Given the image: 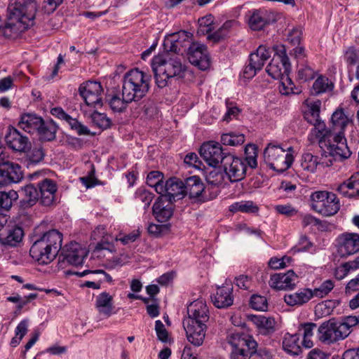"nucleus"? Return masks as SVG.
Returning <instances> with one entry per match:
<instances>
[{
  "label": "nucleus",
  "instance_id": "37998d69",
  "mask_svg": "<svg viewBox=\"0 0 359 359\" xmlns=\"http://www.w3.org/2000/svg\"><path fill=\"white\" fill-rule=\"evenodd\" d=\"M315 74L314 69L307 62H302L297 65V79L300 82H306L313 79Z\"/></svg>",
  "mask_w": 359,
  "mask_h": 359
},
{
  "label": "nucleus",
  "instance_id": "0e129e2a",
  "mask_svg": "<svg viewBox=\"0 0 359 359\" xmlns=\"http://www.w3.org/2000/svg\"><path fill=\"white\" fill-rule=\"evenodd\" d=\"M273 208L278 213L286 216H292L297 213V210L290 204L276 205Z\"/></svg>",
  "mask_w": 359,
  "mask_h": 359
},
{
  "label": "nucleus",
  "instance_id": "6e6d98bb",
  "mask_svg": "<svg viewBox=\"0 0 359 359\" xmlns=\"http://www.w3.org/2000/svg\"><path fill=\"white\" fill-rule=\"evenodd\" d=\"M135 198L144 205L147 208L153 200V194L143 188L138 189L135 194Z\"/></svg>",
  "mask_w": 359,
  "mask_h": 359
},
{
  "label": "nucleus",
  "instance_id": "9d476101",
  "mask_svg": "<svg viewBox=\"0 0 359 359\" xmlns=\"http://www.w3.org/2000/svg\"><path fill=\"white\" fill-rule=\"evenodd\" d=\"M321 102L320 100L309 102L305 103L304 117L308 123L314 127L311 130L308 140L311 143L318 142L320 135H322V130L324 129V122L320 118V111Z\"/></svg>",
  "mask_w": 359,
  "mask_h": 359
},
{
  "label": "nucleus",
  "instance_id": "de8ad7c7",
  "mask_svg": "<svg viewBox=\"0 0 359 359\" xmlns=\"http://www.w3.org/2000/svg\"><path fill=\"white\" fill-rule=\"evenodd\" d=\"M245 141V136L241 133H226L221 136V142L224 145L238 146Z\"/></svg>",
  "mask_w": 359,
  "mask_h": 359
},
{
  "label": "nucleus",
  "instance_id": "79ce46f5",
  "mask_svg": "<svg viewBox=\"0 0 359 359\" xmlns=\"http://www.w3.org/2000/svg\"><path fill=\"white\" fill-rule=\"evenodd\" d=\"M85 115L89 117L91 121L100 128L107 129L111 126V120L104 114L87 109V114H85Z\"/></svg>",
  "mask_w": 359,
  "mask_h": 359
},
{
  "label": "nucleus",
  "instance_id": "c9c22d12",
  "mask_svg": "<svg viewBox=\"0 0 359 359\" xmlns=\"http://www.w3.org/2000/svg\"><path fill=\"white\" fill-rule=\"evenodd\" d=\"M271 51L264 45H260L255 52L250 55V61L260 69L271 57Z\"/></svg>",
  "mask_w": 359,
  "mask_h": 359
},
{
  "label": "nucleus",
  "instance_id": "f03ea898",
  "mask_svg": "<svg viewBox=\"0 0 359 359\" xmlns=\"http://www.w3.org/2000/svg\"><path fill=\"white\" fill-rule=\"evenodd\" d=\"M38 10L34 0H11L7 11V21L3 29L4 34L8 37L22 32L34 24Z\"/></svg>",
  "mask_w": 359,
  "mask_h": 359
},
{
  "label": "nucleus",
  "instance_id": "aec40b11",
  "mask_svg": "<svg viewBox=\"0 0 359 359\" xmlns=\"http://www.w3.org/2000/svg\"><path fill=\"white\" fill-rule=\"evenodd\" d=\"M173 210L172 202L163 197H158L152 207L153 215L160 222L170 219L173 215Z\"/></svg>",
  "mask_w": 359,
  "mask_h": 359
},
{
  "label": "nucleus",
  "instance_id": "69168bd1",
  "mask_svg": "<svg viewBox=\"0 0 359 359\" xmlns=\"http://www.w3.org/2000/svg\"><path fill=\"white\" fill-rule=\"evenodd\" d=\"M140 236V231L138 230H134L128 234L123 236H119L116 238V241H119L123 245H127L130 243H133Z\"/></svg>",
  "mask_w": 359,
  "mask_h": 359
},
{
  "label": "nucleus",
  "instance_id": "864d4df0",
  "mask_svg": "<svg viewBox=\"0 0 359 359\" xmlns=\"http://www.w3.org/2000/svg\"><path fill=\"white\" fill-rule=\"evenodd\" d=\"M250 306L257 311H266L268 308L267 300L265 297L254 294L250 301Z\"/></svg>",
  "mask_w": 359,
  "mask_h": 359
},
{
  "label": "nucleus",
  "instance_id": "58836bf2",
  "mask_svg": "<svg viewBox=\"0 0 359 359\" xmlns=\"http://www.w3.org/2000/svg\"><path fill=\"white\" fill-rule=\"evenodd\" d=\"M316 327V325L313 323H303L299 327L298 334L299 336L302 334V345L306 348H310L313 346L311 337L313 336V330Z\"/></svg>",
  "mask_w": 359,
  "mask_h": 359
},
{
  "label": "nucleus",
  "instance_id": "4be33fe9",
  "mask_svg": "<svg viewBox=\"0 0 359 359\" xmlns=\"http://www.w3.org/2000/svg\"><path fill=\"white\" fill-rule=\"evenodd\" d=\"M29 253L34 260L41 264H47L51 262L57 256L54 253L50 255L48 245L38 238L32 244Z\"/></svg>",
  "mask_w": 359,
  "mask_h": 359
},
{
  "label": "nucleus",
  "instance_id": "423d86ee",
  "mask_svg": "<svg viewBox=\"0 0 359 359\" xmlns=\"http://www.w3.org/2000/svg\"><path fill=\"white\" fill-rule=\"evenodd\" d=\"M291 151V147L285 149L280 145L269 144L264 151V161L271 169L283 172L289 168L294 161Z\"/></svg>",
  "mask_w": 359,
  "mask_h": 359
},
{
  "label": "nucleus",
  "instance_id": "9b49d317",
  "mask_svg": "<svg viewBox=\"0 0 359 359\" xmlns=\"http://www.w3.org/2000/svg\"><path fill=\"white\" fill-rule=\"evenodd\" d=\"M103 90L100 83L97 81H88L79 87V93L85 100V105L81 107L84 114H87V108L96 107L102 105L101 94Z\"/></svg>",
  "mask_w": 359,
  "mask_h": 359
},
{
  "label": "nucleus",
  "instance_id": "052dcab7",
  "mask_svg": "<svg viewBox=\"0 0 359 359\" xmlns=\"http://www.w3.org/2000/svg\"><path fill=\"white\" fill-rule=\"evenodd\" d=\"M43 158V152L41 149L34 148L32 149L27 154L28 165L31 164H36L41 161Z\"/></svg>",
  "mask_w": 359,
  "mask_h": 359
},
{
  "label": "nucleus",
  "instance_id": "cd10ccee",
  "mask_svg": "<svg viewBox=\"0 0 359 359\" xmlns=\"http://www.w3.org/2000/svg\"><path fill=\"white\" fill-rule=\"evenodd\" d=\"M168 200L172 201L182 199L185 196L184 182L177 178L166 181Z\"/></svg>",
  "mask_w": 359,
  "mask_h": 359
},
{
  "label": "nucleus",
  "instance_id": "c756f323",
  "mask_svg": "<svg viewBox=\"0 0 359 359\" xmlns=\"http://www.w3.org/2000/svg\"><path fill=\"white\" fill-rule=\"evenodd\" d=\"M271 21L270 13L266 10H255L249 17L248 24L252 30H261Z\"/></svg>",
  "mask_w": 359,
  "mask_h": 359
},
{
  "label": "nucleus",
  "instance_id": "5fc2aeb1",
  "mask_svg": "<svg viewBox=\"0 0 359 359\" xmlns=\"http://www.w3.org/2000/svg\"><path fill=\"white\" fill-rule=\"evenodd\" d=\"M247 156L243 160L251 168H255L257 166L256 148L254 145H250L245 148Z\"/></svg>",
  "mask_w": 359,
  "mask_h": 359
},
{
  "label": "nucleus",
  "instance_id": "39448f33",
  "mask_svg": "<svg viewBox=\"0 0 359 359\" xmlns=\"http://www.w3.org/2000/svg\"><path fill=\"white\" fill-rule=\"evenodd\" d=\"M149 76L138 69L128 72L123 77L122 96L127 101H138L149 89Z\"/></svg>",
  "mask_w": 359,
  "mask_h": 359
},
{
  "label": "nucleus",
  "instance_id": "3c124183",
  "mask_svg": "<svg viewBox=\"0 0 359 359\" xmlns=\"http://www.w3.org/2000/svg\"><path fill=\"white\" fill-rule=\"evenodd\" d=\"M334 282L331 280H325L318 287L311 290L312 296L323 298L327 295L334 288Z\"/></svg>",
  "mask_w": 359,
  "mask_h": 359
},
{
  "label": "nucleus",
  "instance_id": "13d9d810",
  "mask_svg": "<svg viewBox=\"0 0 359 359\" xmlns=\"http://www.w3.org/2000/svg\"><path fill=\"white\" fill-rule=\"evenodd\" d=\"M207 181L209 184L219 187L224 182V174L220 171H211L207 177Z\"/></svg>",
  "mask_w": 359,
  "mask_h": 359
},
{
  "label": "nucleus",
  "instance_id": "b1692460",
  "mask_svg": "<svg viewBox=\"0 0 359 359\" xmlns=\"http://www.w3.org/2000/svg\"><path fill=\"white\" fill-rule=\"evenodd\" d=\"M39 189L40 203L45 206L53 205L55 201V184L51 180L45 179L39 184Z\"/></svg>",
  "mask_w": 359,
  "mask_h": 359
},
{
  "label": "nucleus",
  "instance_id": "2f4dec72",
  "mask_svg": "<svg viewBox=\"0 0 359 359\" xmlns=\"http://www.w3.org/2000/svg\"><path fill=\"white\" fill-rule=\"evenodd\" d=\"M42 118L33 114H25L21 116L18 123L19 127L29 133H36L42 126Z\"/></svg>",
  "mask_w": 359,
  "mask_h": 359
},
{
  "label": "nucleus",
  "instance_id": "774afa93",
  "mask_svg": "<svg viewBox=\"0 0 359 359\" xmlns=\"http://www.w3.org/2000/svg\"><path fill=\"white\" fill-rule=\"evenodd\" d=\"M359 290V273L353 279L350 280L345 287L346 294H351Z\"/></svg>",
  "mask_w": 359,
  "mask_h": 359
},
{
  "label": "nucleus",
  "instance_id": "a211bd4d",
  "mask_svg": "<svg viewBox=\"0 0 359 359\" xmlns=\"http://www.w3.org/2000/svg\"><path fill=\"white\" fill-rule=\"evenodd\" d=\"M359 251V234L346 233L339 237L338 254L347 257Z\"/></svg>",
  "mask_w": 359,
  "mask_h": 359
},
{
  "label": "nucleus",
  "instance_id": "c03bdc74",
  "mask_svg": "<svg viewBox=\"0 0 359 359\" xmlns=\"http://www.w3.org/2000/svg\"><path fill=\"white\" fill-rule=\"evenodd\" d=\"M320 164V163L318 161V157L311 153H305L302 156L301 167L304 170L314 172L318 165Z\"/></svg>",
  "mask_w": 359,
  "mask_h": 359
},
{
  "label": "nucleus",
  "instance_id": "7ed1b4c3",
  "mask_svg": "<svg viewBox=\"0 0 359 359\" xmlns=\"http://www.w3.org/2000/svg\"><path fill=\"white\" fill-rule=\"evenodd\" d=\"M188 318L183 321L187 339L196 346L202 345L205 336L209 311L203 299H197L187 306Z\"/></svg>",
  "mask_w": 359,
  "mask_h": 359
},
{
  "label": "nucleus",
  "instance_id": "7c9ffc66",
  "mask_svg": "<svg viewBox=\"0 0 359 359\" xmlns=\"http://www.w3.org/2000/svg\"><path fill=\"white\" fill-rule=\"evenodd\" d=\"M337 190L344 196H359V172H355L348 180L341 184Z\"/></svg>",
  "mask_w": 359,
  "mask_h": 359
},
{
  "label": "nucleus",
  "instance_id": "603ef678",
  "mask_svg": "<svg viewBox=\"0 0 359 359\" xmlns=\"http://www.w3.org/2000/svg\"><path fill=\"white\" fill-rule=\"evenodd\" d=\"M341 329L344 331L346 337L352 332V328L359 323L358 318L355 316H349L344 318L341 321H338Z\"/></svg>",
  "mask_w": 359,
  "mask_h": 359
},
{
  "label": "nucleus",
  "instance_id": "680f3d73",
  "mask_svg": "<svg viewBox=\"0 0 359 359\" xmlns=\"http://www.w3.org/2000/svg\"><path fill=\"white\" fill-rule=\"evenodd\" d=\"M344 57L348 65H355L359 60V50L349 47L345 53Z\"/></svg>",
  "mask_w": 359,
  "mask_h": 359
},
{
  "label": "nucleus",
  "instance_id": "412c9836",
  "mask_svg": "<svg viewBox=\"0 0 359 359\" xmlns=\"http://www.w3.org/2000/svg\"><path fill=\"white\" fill-rule=\"evenodd\" d=\"M22 177L23 174L21 167L17 163L6 161L3 163L2 166L0 167V179L6 184L18 182Z\"/></svg>",
  "mask_w": 359,
  "mask_h": 359
},
{
  "label": "nucleus",
  "instance_id": "09e8293b",
  "mask_svg": "<svg viewBox=\"0 0 359 359\" xmlns=\"http://www.w3.org/2000/svg\"><path fill=\"white\" fill-rule=\"evenodd\" d=\"M22 192L25 196V200L29 206L35 204L38 200L40 201L39 191L32 184L25 186L22 189Z\"/></svg>",
  "mask_w": 359,
  "mask_h": 359
},
{
  "label": "nucleus",
  "instance_id": "4c0bfd02",
  "mask_svg": "<svg viewBox=\"0 0 359 359\" xmlns=\"http://www.w3.org/2000/svg\"><path fill=\"white\" fill-rule=\"evenodd\" d=\"M333 88V83L327 77L320 75L313 82L311 90L313 95H318L330 92Z\"/></svg>",
  "mask_w": 359,
  "mask_h": 359
},
{
  "label": "nucleus",
  "instance_id": "1a4fd4ad",
  "mask_svg": "<svg viewBox=\"0 0 359 359\" xmlns=\"http://www.w3.org/2000/svg\"><path fill=\"white\" fill-rule=\"evenodd\" d=\"M273 57L266 67V71L273 79H280L285 74H289L291 65L284 45L273 46Z\"/></svg>",
  "mask_w": 359,
  "mask_h": 359
},
{
  "label": "nucleus",
  "instance_id": "20e7f679",
  "mask_svg": "<svg viewBox=\"0 0 359 359\" xmlns=\"http://www.w3.org/2000/svg\"><path fill=\"white\" fill-rule=\"evenodd\" d=\"M152 69L154 72L156 83L159 88L168 86L172 78H182L186 71L177 56H171L170 53L155 56L152 60Z\"/></svg>",
  "mask_w": 359,
  "mask_h": 359
},
{
  "label": "nucleus",
  "instance_id": "2eb2a0df",
  "mask_svg": "<svg viewBox=\"0 0 359 359\" xmlns=\"http://www.w3.org/2000/svg\"><path fill=\"white\" fill-rule=\"evenodd\" d=\"M200 155L203 159L212 167H217L224 163L225 156L222 147L218 142H208L202 144Z\"/></svg>",
  "mask_w": 359,
  "mask_h": 359
},
{
  "label": "nucleus",
  "instance_id": "8fccbe9b",
  "mask_svg": "<svg viewBox=\"0 0 359 359\" xmlns=\"http://www.w3.org/2000/svg\"><path fill=\"white\" fill-rule=\"evenodd\" d=\"M132 101H127L124 97L121 98L118 95H114L109 100L110 108L115 112H123L127 107L128 104Z\"/></svg>",
  "mask_w": 359,
  "mask_h": 359
},
{
  "label": "nucleus",
  "instance_id": "ea45409f",
  "mask_svg": "<svg viewBox=\"0 0 359 359\" xmlns=\"http://www.w3.org/2000/svg\"><path fill=\"white\" fill-rule=\"evenodd\" d=\"M259 208L251 201H241L232 203L229 207V210L233 213L238 212L244 213H255L258 211Z\"/></svg>",
  "mask_w": 359,
  "mask_h": 359
},
{
  "label": "nucleus",
  "instance_id": "f257e3e1",
  "mask_svg": "<svg viewBox=\"0 0 359 359\" xmlns=\"http://www.w3.org/2000/svg\"><path fill=\"white\" fill-rule=\"evenodd\" d=\"M352 126V118L342 108L337 109L331 116L330 128L327 129L324 123V129L318 142L321 149L336 160L350 157L351 152L347 146L344 133Z\"/></svg>",
  "mask_w": 359,
  "mask_h": 359
},
{
  "label": "nucleus",
  "instance_id": "72a5a7b5",
  "mask_svg": "<svg viewBox=\"0 0 359 359\" xmlns=\"http://www.w3.org/2000/svg\"><path fill=\"white\" fill-rule=\"evenodd\" d=\"M95 307L100 314L109 318L114 309L112 296L106 292L100 293L96 297Z\"/></svg>",
  "mask_w": 359,
  "mask_h": 359
},
{
  "label": "nucleus",
  "instance_id": "a878e982",
  "mask_svg": "<svg viewBox=\"0 0 359 359\" xmlns=\"http://www.w3.org/2000/svg\"><path fill=\"white\" fill-rule=\"evenodd\" d=\"M251 321L256 326L259 334L270 335L276 330V321L272 317H266L262 315L252 316Z\"/></svg>",
  "mask_w": 359,
  "mask_h": 359
},
{
  "label": "nucleus",
  "instance_id": "c85d7f7f",
  "mask_svg": "<svg viewBox=\"0 0 359 359\" xmlns=\"http://www.w3.org/2000/svg\"><path fill=\"white\" fill-rule=\"evenodd\" d=\"M312 297L311 290L303 288L295 292L285 294L284 301L289 306H299L307 303Z\"/></svg>",
  "mask_w": 359,
  "mask_h": 359
},
{
  "label": "nucleus",
  "instance_id": "0eeeda50",
  "mask_svg": "<svg viewBox=\"0 0 359 359\" xmlns=\"http://www.w3.org/2000/svg\"><path fill=\"white\" fill-rule=\"evenodd\" d=\"M311 207L322 215L330 217L335 215L340 208L337 196L326 191H318L311 195Z\"/></svg>",
  "mask_w": 359,
  "mask_h": 359
},
{
  "label": "nucleus",
  "instance_id": "6ab92c4d",
  "mask_svg": "<svg viewBox=\"0 0 359 359\" xmlns=\"http://www.w3.org/2000/svg\"><path fill=\"white\" fill-rule=\"evenodd\" d=\"M297 278L295 273L289 270L287 273L272 275L269 283L271 287L277 290H292L296 285Z\"/></svg>",
  "mask_w": 359,
  "mask_h": 359
},
{
  "label": "nucleus",
  "instance_id": "bf43d9fd",
  "mask_svg": "<svg viewBox=\"0 0 359 359\" xmlns=\"http://www.w3.org/2000/svg\"><path fill=\"white\" fill-rule=\"evenodd\" d=\"M214 17L212 15H208L198 20L199 25L203 32L209 33L214 29L213 26Z\"/></svg>",
  "mask_w": 359,
  "mask_h": 359
},
{
  "label": "nucleus",
  "instance_id": "4d7b16f0",
  "mask_svg": "<svg viewBox=\"0 0 359 359\" xmlns=\"http://www.w3.org/2000/svg\"><path fill=\"white\" fill-rule=\"evenodd\" d=\"M291 262L292 258L288 256H284L281 258L272 257L269 260V265L273 269H279L287 266Z\"/></svg>",
  "mask_w": 359,
  "mask_h": 359
},
{
  "label": "nucleus",
  "instance_id": "49530a36",
  "mask_svg": "<svg viewBox=\"0 0 359 359\" xmlns=\"http://www.w3.org/2000/svg\"><path fill=\"white\" fill-rule=\"evenodd\" d=\"M36 133L41 139L50 141L55 137L56 127L53 123H45L42 120V126L37 130Z\"/></svg>",
  "mask_w": 359,
  "mask_h": 359
},
{
  "label": "nucleus",
  "instance_id": "a18cd8bd",
  "mask_svg": "<svg viewBox=\"0 0 359 359\" xmlns=\"http://www.w3.org/2000/svg\"><path fill=\"white\" fill-rule=\"evenodd\" d=\"M279 91L284 95L297 94L299 93V90L295 88L292 79L289 77V74H285L280 79Z\"/></svg>",
  "mask_w": 359,
  "mask_h": 359
},
{
  "label": "nucleus",
  "instance_id": "e433bc0d",
  "mask_svg": "<svg viewBox=\"0 0 359 359\" xmlns=\"http://www.w3.org/2000/svg\"><path fill=\"white\" fill-rule=\"evenodd\" d=\"M23 230L22 228L15 226L8 230L7 233L0 235V240L4 245L9 246H16L23 237Z\"/></svg>",
  "mask_w": 359,
  "mask_h": 359
},
{
  "label": "nucleus",
  "instance_id": "bb28decb",
  "mask_svg": "<svg viewBox=\"0 0 359 359\" xmlns=\"http://www.w3.org/2000/svg\"><path fill=\"white\" fill-rule=\"evenodd\" d=\"M233 288L231 286H222L217 288L214 295L212 302L214 305L219 309L227 308L233 304Z\"/></svg>",
  "mask_w": 359,
  "mask_h": 359
},
{
  "label": "nucleus",
  "instance_id": "338daca9",
  "mask_svg": "<svg viewBox=\"0 0 359 359\" xmlns=\"http://www.w3.org/2000/svg\"><path fill=\"white\" fill-rule=\"evenodd\" d=\"M163 178V174L159 171H151L150 172L147 177V184L153 187L159 183Z\"/></svg>",
  "mask_w": 359,
  "mask_h": 359
},
{
  "label": "nucleus",
  "instance_id": "5701e85b",
  "mask_svg": "<svg viewBox=\"0 0 359 359\" xmlns=\"http://www.w3.org/2000/svg\"><path fill=\"white\" fill-rule=\"evenodd\" d=\"M5 140L7 145L13 150L25 151L29 147V141L27 137L22 136L20 132L13 127H9Z\"/></svg>",
  "mask_w": 359,
  "mask_h": 359
},
{
  "label": "nucleus",
  "instance_id": "4468645a",
  "mask_svg": "<svg viewBox=\"0 0 359 359\" xmlns=\"http://www.w3.org/2000/svg\"><path fill=\"white\" fill-rule=\"evenodd\" d=\"M192 34L181 30L167 35L163 41L164 48L168 52L180 53L191 44Z\"/></svg>",
  "mask_w": 359,
  "mask_h": 359
},
{
  "label": "nucleus",
  "instance_id": "473e14b6",
  "mask_svg": "<svg viewBox=\"0 0 359 359\" xmlns=\"http://www.w3.org/2000/svg\"><path fill=\"white\" fill-rule=\"evenodd\" d=\"M185 196L188 195L190 198H198L205 189V186L198 176H192L187 178L184 182Z\"/></svg>",
  "mask_w": 359,
  "mask_h": 359
},
{
  "label": "nucleus",
  "instance_id": "f704fd0d",
  "mask_svg": "<svg viewBox=\"0 0 359 359\" xmlns=\"http://www.w3.org/2000/svg\"><path fill=\"white\" fill-rule=\"evenodd\" d=\"M301 342L299 334H285L283 339V348L287 353L298 355L302 352Z\"/></svg>",
  "mask_w": 359,
  "mask_h": 359
},
{
  "label": "nucleus",
  "instance_id": "f3484780",
  "mask_svg": "<svg viewBox=\"0 0 359 359\" xmlns=\"http://www.w3.org/2000/svg\"><path fill=\"white\" fill-rule=\"evenodd\" d=\"M61 250L64 259L74 266L82 264L88 253L86 248L76 242H71Z\"/></svg>",
  "mask_w": 359,
  "mask_h": 359
},
{
  "label": "nucleus",
  "instance_id": "393cba45",
  "mask_svg": "<svg viewBox=\"0 0 359 359\" xmlns=\"http://www.w3.org/2000/svg\"><path fill=\"white\" fill-rule=\"evenodd\" d=\"M41 242L49 248V253L56 254L62 249V234L57 230L53 229L43 233L39 238Z\"/></svg>",
  "mask_w": 359,
  "mask_h": 359
},
{
  "label": "nucleus",
  "instance_id": "f8f14e48",
  "mask_svg": "<svg viewBox=\"0 0 359 359\" xmlns=\"http://www.w3.org/2000/svg\"><path fill=\"white\" fill-rule=\"evenodd\" d=\"M318 334L320 341L326 344H332L347 337L341 329L339 323L332 320L324 322L320 325Z\"/></svg>",
  "mask_w": 359,
  "mask_h": 359
},
{
  "label": "nucleus",
  "instance_id": "e2e57ef3",
  "mask_svg": "<svg viewBox=\"0 0 359 359\" xmlns=\"http://www.w3.org/2000/svg\"><path fill=\"white\" fill-rule=\"evenodd\" d=\"M155 330L159 340L163 342H166L168 341V332L165 328L163 323L160 320H157L155 322Z\"/></svg>",
  "mask_w": 359,
  "mask_h": 359
},
{
  "label": "nucleus",
  "instance_id": "ddd939ff",
  "mask_svg": "<svg viewBox=\"0 0 359 359\" xmlns=\"http://www.w3.org/2000/svg\"><path fill=\"white\" fill-rule=\"evenodd\" d=\"M224 170L231 182L242 180L246 174L247 165L245 161L231 154H226L224 160Z\"/></svg>",
  "mask_w": 359,
  "mask_h": 359
},
{
  "label": "nucleus",
  "instance_id": "6e6552de",
  "mask_svg": "<svg viewBox=\"0 0 359 359\" xmlns=\"http://www.w3.org/2000/svg\"><path fill=\"white\" fill-rule=\"evenodd\" d=\"M229 344L232 347L231 359H250L257 351V342L248 334H234L231 337Z\"/></svg>",
  "mask_w": 359,
  "mask_h": 359
},
{
  "label": "nucleus",
  "instance_id": "a19ab883",
  "mask_svg": "<svg viewBox=\"0 0 359 359\" xmlns=\"http://www.w3.org/2000/svg\"><path fill=\"white\" fill-rule=\"evenodd\" d=\"M18 198V193L14 190L8 192L0 191V214L11 209L13 203Z\"/></svg>",
  "mask_w": 359,
  "mask_h": 359
},
{
  "label": "nucleus",
  "instance_id": "dca6fc26",
  "mask_svg": "<svg viewBox=\"0 0 359 359\" xmlns=\"http://www.w3.org/2000/svg\"><path fill=\"white\" fill-rule=\"evenodd\" d=\"M188 60L192 65L201 70H205L210 67V57L206 46L198 42L191 43L187 52Z\"/></svg>",
  "mask_w": 359,
  "mask_h": 359
}]
</instances>
